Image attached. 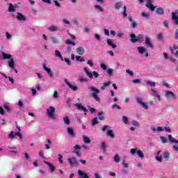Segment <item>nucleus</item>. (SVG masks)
Segmentation results:
<instances>
[{"instance_id": "obj_57", "label": "nucleus", "mask_w": 178, "mask_h": 178, "mask_svg": "<svg viewBox=\"0 0 178 178\" xmlns=\"http://www.w3.org/2000/svg\"><path fill=\"white\" fill-rule=\"evenodd\" d=\"M160 138L163 144L168 143V138H166L165 136H161Z\"/></svg>"}, {"instance_id": "obj_16", "label": "nucleus", "mask_w": 178, "mask_h": 178, "mask_svg": "<svg viewBox=\"0 0 178 178\" xmlns=\"http://www.w3.org/2000/svg\"><path fill=\"white\" fill-rule=\"evenodd\" d=\"M172 20H173L174 24L178 26V15L177 13H172Z\"/></svg>"}, {"instance_id": "obj_37", "label": "nucleus", "mask_w": 178, "mask_h": 178, "mask_svg": "<svg viewBox=\"0 0 178 178\" xmlns=\"http://www.w3.org/2000/svg\"><path fill=\"white\" fill-rule=\"evenodd\" d=\"M111 84H112V82H111V81H108L107 83H104V84H103V86H102V87H101V90H105V88L106 87H109V86H111Z\"/></svg>"}, {"instance_id": "obj_39", "label": "nucleus", "mask_w": 178, "mask_h": 178, "mask_svg": "<svg viewBox=\"0 0 178 178\" xmlns=\"http://www.w3.org/2000/svg\"><path fill=\"white\" fill-rule=\"evenodd\" d=\"M168 140H169V141H170V143H178V140L175 139V138H172V135H168Z\"/></svg>"}, {"instance_id": "obj_31", "label": "nucleus", "mask_w": 178, "mask_h": 178, "mask_svg": "<svg viewBox=\"0 0 178 178\" xmlns=\"http://www.w3.org/2000/svg\"><path fill=\"white\" fill-rule=\"evenodd\" d=\"M106 133L108 137H111V138H115V134H113V129H108Z\"/></svg>"}, {"instance_id": "obj_30", "label": "nucleus", "mask_w": 178, "mask_h": 178, "mask_svg": "<svg viewBox=\"0 0 178 178\" xmlns=\"http://www.w3.org/2000/svg\"><path fill=\"white\" fill-rule=\"evenodd\" d=\"M115 163H119L120 162V156H119V154H116L113 158Z\"/></svg>"}, {"instance_id": "obj_5", "label": "nucleus", "mask_w": 178, "mask_h": 178, "mask_svg": "<svg viewBox=\"0 0 178 178\" xmlns=\"http://www.w3.org/2000/svg\"><path fill=\"white\" fill-rule=\"evenodd\" d=\"M170 156V154L169 152H164L161 156H156V160L158 161V162H162V159H165V161H169Z\"/></svg>"}, {"instance_id": "obj_23", "label": "nucleus", "mask_w": 178, "mask_h": 178, "mask_svg": "<svg viewBox=\"0 0 178 178\" xmlns=\"http://www.w3.org/2000/svg\"><path fill=\"white\" fill-rule=\"evenodd\" d=\"M107 44L108 47H111V48H113V49H116L118 47L116 44L113 43V42H112V40L111 39L107 40Z\"/></svg>"}, {"instance_id": "obj_53", "label": "nucleus", "mask_w": 178, "mask_h": 178, "mask_svg": "<svg viewBox=\"0 0 178 178\" xmlns=\"http://www.w3.org/2000/svg\"><path fill=\"white\" fill-rule=\"evenodd\" d=\"M101 147H102V149H103V151H106V143H105V142H102L101 143Z\"/></svg>"}, {"instance_id": "obj_10", "label": "nucleus", "mask_w": 178, "mask_h": 178, "mask_svg": "<svg viewBox=\"0 0 178 178\" xmlns=\"http://www.w3.org/2000/svg\"><path fill=\"white\" fill-rule=\"evenodd\" d=\"M65 84H67V86L69 87V88H70V90H72V91H78L79 90V87L76 85H72V83L70 82H69V81H67V79H65L64 80Z\"/></svg>"}, {"instance_id": "obj_59", "label": "nucleus", "mask_w": 178, "mask_h": 178, "mask_svg": "<svg viewBox=\"0 0 178 178\" xmlns=\"http://www.w3.org/2000/svg\"><path fill=\"white\" fill-rule=\"evenodd\" d=\"M177 49H178L177 46L173 47V49H171L172 54H175L176 55V51H178Z\"/></svg>"}, {"instance_id": "obj_34", "label": "nucleus", "mask_w": 178, "mask_h": 178, "mask_svg": "<svg viewBox=\"0 0 178 178\" xmlns=\"http://www.w3.org/2000/svg\"><path fill=\"white\" fill-rule=\"evenodd\" d=\"M50 40L53 44H59V40L55 36H51Z\"/></svg>"}, {"instance_id": "obj_62", "label": "nucleus", "mask_w": 178, "mask_h": 178, "mask_svg": "<svg viewBox=\"0 0 178 178\" xmlns=\"http://www.w3.org/2000/svg\"><path fill=\"white\" fill-rule=\"evenodd\" d=\"M88 65L90 66V67H92L94 66V63H92V60H88L87 61Z\"/></svg>"}, {"instance_id": "obj_44", "label": "nucleus", "mask_w": 178, "mask_h": 178, "mask_svg": "<svg viewBox=\"0 0 178 178\" xmlns=\"http://www.w3.org/2000/svg\"><path fill=\"white\" fill-rule=\"evenodd\" d=\"M103 115H104V111L98 113V119L99 120H104V119H105V117H104Z\"/></svg>"}, {"instance_id": "obj_28", "label": "nucleus", "mask_w": 178, "mask_h": 178, "mask_svg": "<svg viewBox=\"0 0 178 178\" xmlns=\"http://www.w3.org/2000/svg\"><path fill=\"white\" fill-rule=\"evenodd\" d=\"M144 41V35L139 34L136 36V42H143Z\"/></svg>"}, {"instance_id": "obj_40", "label": "nucleus", "mask_w": 178, "mask_h": 178, "mask_svg": "<svg viewBox=\"0 0 178 178\" xmlns=\"http://www.w3.org/2000/svg\"><path fill=\"white\" fill-rule=\"evenodd\" d=\"M83 141L85 144H90V143H91V140H90V138L83 136Z\"/></svg>"}, {"instance_id": "obj_12", "label": "nucleus", "mask_w": 178, "mask_h": 178, "mask_svg": "<svg viewBox=\"0 0 178 178\" xmlns=\"http://www.w3.org/2000/svg\"><path fill=\"white\" fill-rule=\"evenodd\" d=\"M145 44H146L147 48L154 49V44L151 42V38L148 36L145 37Z\"/></svg>"}, {"instance_id": "obj_54", "label": "nucleus", "mask_w": 178, "mask_h": 178, "mask_svg": "<svg viewBox=\"0 0 178 178\" xmlns=\"http://www.w3.org/2000/svg\"><path fill=\"white\" fill-rule=\"evenodd\" d=\"M63 60L67 63V66H70L72 65V62L69 58H63Z\"/></svg>"}, {"instance_id": "obj_18", "label": "nucleus", "mask_w": 178, "mask_h": 178, "mask_svg": "<svg viewBox=\"0 0 178 178\" xmlns=\"http://www.w3.org/2000/svg\"><path fill=\"white\" fill-rule=\"evenodd\" d=\"M67 161L70 166H74L75 165H77V160H76V158L74 157L69 158Z\"/></svg>"}, {"instance_id": "obj_14", "label": "nucleus", "mask_w": 178, "mask_h": 178, "mask_svg": "<svg viewBox=\"0 0 178 178\" xmlns=\"http://www.w3.org/2000/svg\"><path fill=\"white\" fill-rule=\"evenodd\" d=\"M78 176H79V178H90L88 174L81 170H78Z\"/></svg>"}, {"instance_id": "obj_46", "label": "nucleus", "mask_w": 178, "mask_h": 178, "mask_svg": "<svg viewBox=\"0 0 178 178\" xmlns=\"http://www.w3.org/2000/svg\"><path fill=\"white\" fill-rule=\"evenodd\" d=\"M95 9H97V10H99V12H104V8H102L99 5H95Z\"/></svg>"}, {"instance_id": "obj_1", "label": "nucleus", "mask_w": 178, "mask_h": 178, "mask_svg": "<svg viewBox=\"0 0 178 178\" xmlns=\"http://www.w3.org/2000/svg\"><path fill=\"white\" fill-rule=\"evenodd\" d=\"M1 59H2V60H5V59H8V63L9 67H10L11 69H15V60L13 59V56L12 55L8 54L5 52H2Z\"/></svg>"}, {"instance_id": "obj_6", "label": "nucleus", "mask_w": 178, "mask_h": 178, "mask_svg": "<svg viewBox=\"0 0 178 178\" xmlns=\"http://www.w3.org/2000/svg\"><path fill=\"white\" fill-rule=\"evenodd\" d=\"M165 97L166 99H168V101H172V99H177V96L170 90H167L165 92Z\"/></svg>"}, {"instance_id": "obj_32", "label": "nucleus", "mask_w": 178, "mask_h": 178, "mask_svg": "<svg viewBox=\"0 0 178 178\" xmlns=\"http://www.w3.org/2000/svg\"><path fill=\"white\" fill-rule=\"evenodd\" d=\"M129 22H131V26L133 29H136L137 28V23H136V22H134V20H133V18H131V17H128Z\"/></svg>"}, {"instance_id": "obj_51", "label": "nucleus", "mask_w": 178, "mask_h": 178, "mask_svg": "<svg viewBox=\"0 0 178 178\" xmlns=\"http://www.w3.org/2000/svg\"><path fill=\"white\" fill-rule=\"evenodd\" d=\"M62 22L63 24H68V26H70V24H72L70 21L67 20V19H63Z\"/></svg>"}, {"instance_id": "obj_49", "label": "nucleus", "mask_w": 178, "mask_h": 178, "mask_svg": "<svg viewBox=\"0 0 178 178\" xmlns=\"http://www.w3.org/2000/svg\"><path fill=\"white\" fill-rule=\"evenodd\" d=\"M65 44H67V45H73V46L76 45V43H74V42H73L70 40H67L65 41Z\"/></svg>"}, {"instance_id": "obj_13", "label": "nucleus", "mask_w": 178, "mask_h": 178, "mask_svg": "<svg viewBox=\"0 0 178 178\" xmlns=\"http://www.w3.org/2000/svg\"><path fill=\"white\" fill-rule=\"evenodd\" d=\"M146 8H148V9H149V10H152V12H154V10H155V6H154V5H152V0H147V3L145 4Z\"/></svg>"}, {"instance_id": "obj_7", "label": "nucleus", "mask_w": 178, "mask_h": 178, "mask_svg": "<svg viewBox=\"0 0 178 178\" xmlns=\"http://www.w3.org/2000/svg\"><path fill=\"white\" fill-rule=\"evenodd\" d=\"M131 155H137L140 158V159H144V153L141 150H137V149H131L130 150Z\"/></svg>"}, {"instance_id": "obj_43", "label": "nucleus", "mask_w": 178, "mask_h": 178, "mask_svg": "<svg viewBox=\"0 0 178 178\" xmlns=\"http://www.w3.org/2000/svg\"><path fill=\"white\" fill-rule=\"evenodd\" d=\"M15 132L11 131V132L8 134V140H13V138H15Z\"/></svg>"}, {"instance_id": "obj_24", "label": "nucleus", "mask_w": 178, "mask_h": 178, "mask_svg": "<svg viewBox=\"0 0 178 178\" xmlns=\"http://www.w3.org/2000/svg\"><path fill=\"white\" fill-rule=\"evenodd\" d=\"M74 106H76L77 108V109H79L81 111H83V112H87V108L84 106H83V105H81V104H74Z\"/></svg>"}, {"instance_id": "obj_19", "label": "nucleus", "mask_w": 178, "mask_h": 178, "mask_svg": "<svg viewBox=\"0 0 178 178\" xmlns=\"http://www.w3.org/2000/svg\"><path fill=\"white\" fill-rule=\"evenodd\" d=\"M44 163H46V165H47L48 167H49V172H51V173H54V172H55V166H54L52 163L48 161H44Z\"/></svg>"}, {"instance_id": "obj_50", "label": "nucleus", "mask_w": 178, "mask_h": 178, "mask_svg": "<svg viewBox=\"0 0 178 178\" xmlns=\"http://www.w3.org/2000/svg\"><path fill=\"white\" fill-rule=\"evenodd\" d=\"M111 129V127L108 126V125H104L102 129V131H108V130H109Z\"/></svg>"}, {"instance_id": "obj_55", "label": "nucleus", "mask_w": 178, "mask_h": 178, "mask_svg": "<svg viewBox=\"0 0 178 178\" xmlns=\"http://www.w3.org/2000/svg\"><path fill=\"white\" fill-rule=\"evenodd\" d=\"M132 124H133V126H135V127H139V126H140V123L136 120H133Z\"/></svg>"}, {"instance_id": "obj_64", "label": "nucleus", "mask_w": 178, "mask_h": 178, "mask_svg": "<svg viewBox=\"0 0 178 178\" xmlns=\"http://www.w3.org/2000/svg\"><path fill=\"white\" fill-rule=\"evenodd\" d=\"M175 40H178V29L175 30Z\"/></svg>"}, {"instance_id": "obj_4", "label": "nucleus", "mask_w": 178, "mask_h": 178, "mask_svg": "<svg viewBox=\"0 0 178 178\" xmlns=\"http://www.w3.org/2000/svg\"><path fill=\"white\" fill-rule=\"evenodd\" d=\"M47 115L50 118V119L55 120V119H56L55 117V107L51 106L47 108Z\"/></svg>"}, {"instance_id": "obj_45", "label": "nucleus", "mask_w": 178, "mask_h": 178, "mask_svg": "<svg viewBox=\"0 0 178 178\" xmlns=\"http://www.w3.org/2000/svg\"><path fill=\"white\" fill-rule=\"evenodd\" d=\"M122 122L124 123V124H129V118L127 116L123 115Z\"/></svg>"}, {"instance_id": "obj_35", "label": "nucleus", "mask_w": 178, "mask_h": 178, "mask_svg": "<svg viewBox=\"0 0 178 178\" xmlns=\"http://www.w3.org/2000/svg\"><path fill=\"white\" fill-rule=\"evenodd\" d=\"M151 130H152V131H163L164 129L162 127H158L157 128L151 127Z\"/></svg>"}, {"instance_id": "obj_3", "label": "nucleus", "mask_w": 178, "mask_h": 178, "mask_svg": "<svg viewBox=\"0 0 178 178\" xmlns=\"http://www.w3.org/2000/svg\"><path fill=\"white\" fill-rule=\"evenodd\" d=\"M83 71L85 72L88 77H89V79H93V77H95V79H98V77H99V74H98L97 71H93L92 73L88 70V68L87 67H84Z\"/></svg>"}, {"instance_id": "obj_58", "label": "nucleus", "mask_w": 178, "mask_h": 178, "mask_svg": "<svg viewBox=\"0 0 178 178\" xmlns=\"http://www.w3.org/2000/svg\"><path fill=\"white\" fill-rule=\"evenodd\" d=\"M58 156L60 163H63V156H62V154H58Z\"/></svg>"}, {"instance_id": "obj_27", "label": "nucleus", "mask_w": 178, "mask_h": 178, "mask_svg": "<svg viewBox=\"0 0 178 178\" xmlns=\"http://www.w3.org/2000/svg\"><path fill=\"white\" fill-rule=\"evenodd\" d=\"M156 13L159 15V16H162L165 13V9L163 8H158L156 10Z\"/></svg>"}, {"instance_id": "obj_9", "label": "nucleus", "mask_w": 178, "mask_h": 178, "mask_svg": "<svg viewBox=\"0 0 178 178\" xmlns=\"http://www.w3.org/2000/svg\"><path fill=\"white\" fill-rule=\"evenodd\" d=\"M137 49L138 51L139 55H144L145 54V58H148V56H149V54H148L147 52V49H145L144 47L139 46L138 47Z\"/></svg>"}, {"instance_id": "obj_61", "label": "nucleus", "mask_w": 178, "mask_h": 178, "mask_svg": "<svg viewBox=\"0 0 178 178\" xmlns=\"http://www.w3.org/2000/svg\"><path fill=\"white\" fill-rule=\"evenodd\" d=\"M172 149H173L175 152H178V143H177V145H172Z\"/></svg>"}, {"instance_id": "obj_22", "label": "nucleus", "mask_w": 178, "mask_h": 178, "mask_svg": "<svg viewBox=\"0 0 178 178\" xmlns=\"http://www.w3.org/2000/svg\"><path fill=\"white\" fill-rule=\"evenodd\" d=\"M74 149L75 154H76L77 156H81V153H80V152H79V150H77V149H81V146H80L79 145H76L75 146H74Z\"/></svg>"}, {"instance_id": "obj_8", "label": "nucleus", "mask_w": 178, "mask_h": 178, "mask_svg": "<svg viewBox=\"0 0 178 178\" xmlns=\"http://www.w3.org/2000/svg\"><path fill=\"white\" fill-rule=\"evenodd\" d=\"M42 67L43 70H44V72L47 73L49 77L55 76V72H52V70H51V68H48V67H47V64H43Z\"/></svg>"}, {"instance_id": "obj_41", "label": "nucleus", "mask_w": 178, "mask_h": 178, "mask_svg": "<svg viewBox=\"0 0 178 178\" xmlns=\"http://www.w3.org/2000/svg\"><path fill=\"white\" fill-rule=\"evenodd\" d=\"M76 60L77 62H86V59L80 56H76Z\"/></svg>"}, {"instance_id": "obj_52", "label": "nucleus", "mask_w": 178, "mask_h": 178, "mask_svg": "<svg viewBox=\"0 0 178 178\" xmlns=\"http://www.w3.org/2000/svg\"><path fill=\"white\" fill-rule=\"evenodd\" d=\"M147 84H148V86H150V87H155V82H152L151 81H147L146 82Z\"/></svg>"}, {"instance_id": "obj_26", "label": "nucleus", "mask_w": 178, "mask_h": 178, "mask_svg": "<svg viewBox=\"0 0 178 178\" xmlns=\"http://www.w3.org/2000/svg\"><path fill=\"white\" fill-rule=\"evenodd\" d=\"M85 52L86 50L82 47L76 48V53L78 54V55H84Z\"/></svg>"}, {"instance_id": "obj_29", "label": "nucleus", "mask_w": 178, "mask_h": 178, "mask_svg": "<svg viewBox=\"0 0 178 178\" xmlns=\"http://www.w3.org/2000/svg\"><path fill=\"white\" fill-rule=\"evenodd\" d=\"M54 55L56 58H59L61 59V60H63V56H62V54H60V51L59 50H55Z\"/></svg>"}, {"instance_id": "obj_47", "label": "nucleus", "mask_w": 178, "mask_h": 178, "mask_svg": "<svg viewBox=\"0 0 178 178\" xmlns=\"http://www.w3.org/2000/svg\"><path fill=\"white\" fill-rule=\"evenodd\" d=\"M107 74L111 77L113 74V69L108 68L107 69Z\"/></svg>"}, {"instance_id": "obj_48", "label": "nucleus", "mask_w": 178, "mask_h": 178, "mask_svg": "<svg viewBox=\"0 0 178 178\" xmlns=\"http://www.w3.org/2000/svg\"><path fill=\"white\" fill-rule=\"evenodd\" d=\"M122 16L123 17H127V7H126V6H124V11L122 12Z\"/></svg>"}, {"instance_id": "obj_21", "label": "nucleus", "mask_w": 178, "mask_h": 178, "mask_svg": "<svg viewBox=\"0 0 178 178\" xmlns=\"http://www.w3.org/2000/svg\"><path fill=\"white\" fill-rule=\"evenodd\" d=\"M48 30L51 33H55V31H58L59 28L57 26L51 25L48 28Z\"/></svg>"}, {"instance_id": "obj_2", "label": "nucleus", "mask_w": 178, "mask_h": 178, "mask_svg": "<svg viewBox=\"0 0 178 178\" xmlns=\"http://www.w3.org/2000/svg\"><path fill=\"white\" fill-rule=\"evenodd\" d=\"M90 91H92V97L95 101L97 102H99L101 101V98L98 96V94L101 92L97 88L94 86L90 87Z\"/></svg>"}, {"instance_id": "obj_60", "label": "nucleus", "mask_w": 178, "mask_h": 178, "mask_svg": "<svg viewBox=\"0 0 178 178\" xmlns=\"http://www.w3.org/2000/svg\"><path fill=\"white\" fill-rule=\"evenodd\" d=\"M79 81L81 83H87V81H88V79L82 77L79 79Z\"/></svg>"}, {"instance_id": "obj_63", "label": "nucleus", "mask_w": 178, "mask_h": 178, "mask_svg": "<svg viewBox=\"0 0 178 178\" xmlns=\"http://www.w3.org/2000/svg\"><path fill=\"white\" fill-rule=\"evenodd\" d=\"M4 109H6L7 112H10V106H8L7 104L4 105Z\"/></svg>"}, {"instance_id": "obj_56", "label": "nucleus", "mask_w": 178, "mask_h": 178, "mask_svg": "<svg viewBox=\"0 0 178 178\" xmlns=\"http://www.w3.org/2000/svg\"><path fill=\"white\" fill-rule=\"evenodd\" d=\"M143 17H145V19H149V13H142Z\"/></svg>"}, {"instance_id": "obj_11", "label": "nucleus", "mask_w": 178, "mask_h": 178, "mask_svg": "<svg viewBox=\"0 0 178 178\" xmlns=\"http://www.w3.org/2000/svg\"><path fill=\"white\" fill-rule=\"evenodd\" d=\"M136 102L139 104L142 108H144L146 110L148 109V103L143 102V99L141 97H136Z\"/></svg>"}, {"instance_id": "obj_36", "label": "nucleus", "mask_w": 178, "mask_h": 178, "mask_svg": "<svg viewBox=\"0 0 178 178\" xmlns=\"http://www.w3.org/2000/svg\"><path fill=\"white\" fill-rule=\"evenodd\" d=\"M123 6V3L122 2H118L115 4L114 8L115 9L119 10L120 8Z\"/></svg>"}, {"instance_id": "obj_42", "label": "nucleus", "mask_w": 178, "mask_h": 178, "mask_svg": "<svg viewBox=\"0 0 178 178\" xmlns=\"http://www.w3.org/2000/svg\"><path fill=\"white\" fill-rule=\"evenodd\" d=\"M99 122H98V117H95L92 120V126H95V124H98Z\"/></svg>"}, {"instance_id": "obj_33", "label": "nucleus", "mask_w": 178, "mask_h": 178, "mask_svg": "<svg viewBox=\"0 0 178 178\" xmlns=\"http://www.w3.org/2000/svg\"><path fill=\"white\" fill-rule=\"evenodd\" d=\"M130 37H131V42H134V43H136L137 42V37L136 36V34L134 33H132L130 35Z\"/></svg>"}, {"instance_id": "obj_25", "label": "nucleus", "mask_w": 178, "mask_h": 178, "mask_svg": "<svg viewBox=\"0 0 178 178\" xmlns=\"http://www.w3.org/2000/svg\"><path fill=\"white\" fill-rule=\"evenodd\" d=\"M67 131L69 136H70L72 137H76V134H74V131H73V128L67 127Z\"/></svg>"}, {"instance_id": "obj_20", "label": "nucleus", "mask_w": 178, "mask_h": 178, "mask_svg": "<svg viewBox=\"0 0 178 178\" xmlns=\"http://www.w3.org/2000/svg\"><path fill=\"white\" fill-rule=\"evenodd\" d=\"M151 91L153 94L152 95H154V97H156V98H157V101H161V95H159L158 94V91L156 90L155 89H154V88H152Z\"/></svg>"}, {"instance_id": "obj_15", "label": "nucleus", "mask_w": 178, "mask_h": 178, "mask_svg": "<svg viewBox=\"0 0 178 178\" xmlns=\"http://www.w3.org/2000/svg\"><path fill=\"white\" fill-rule=\"evenodd\" d=\"M16 17L18 22H26V17H24L22 13H17Z\"/></svg>"}, {"instance_id": "obj_38", "label": "nucleus", "mask_w": 178, "mask_h": 178, "mask_svg": "<svg viewBox=\"0 0 178 178\" xmlns=\"http://www.w3.org/2000/svg\"><path fill=\"white\" fill-rule=\"evenodd\" d=\"M65 124L69 125L70 124V120H69V117L68 116H65L63 118Z\"/></svg>"}, {"instance_id": "obj_17", "label": "nucleus", "mask_w": 178, "mask_h": 178, "mask_svg": "<svg viewBox=\"0 0 178 178\" xmlns=\"http://www.w3.org/2000/svg\"><path fill=\"white\" fill-rule=\"evenodd\" d=\"M17 8H19V6H17V5L13 6V4L9 3L8 4V12H10L11 13L13 12H15L16 9H17Z\"/></svg>"}]
</instances>
